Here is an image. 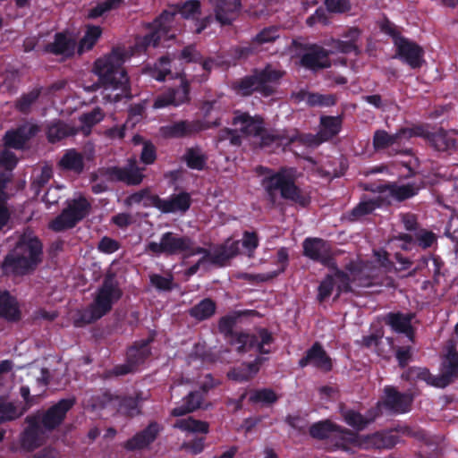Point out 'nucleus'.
I'll return each mask as SVG.
<instances>
[{
  "label": "nucleus",
  "instance_id": "obj_1",
  "mask_svg": "<svg viewBox=\"0 0 458 458\" xmlns=\"http://www.w3.org/2000/svg\"><path fill=\"white\" fill-rule=\"evenodd\" d=\"M178 13L185 19H194L201 13V3L199 0H187L178 4L176 11L164 10L153 21L145 24L149 31L135 38L131 55L147 54L149 47L157 48L161 45L165 47L164 43L175 38L172 26Z\"/></svg>",
  "mask_w": 458,
  "mask_h": 458
},
{
  "label": "nucleus",
  "instance_id": "obj_2",
  "mask_svg": "<svg viewBox=\"0 0 458 458\" xmlns=\"http://www.w3.org/2000/svg\"><path fill=\"white\" fill-rule=\"evenodd\" d=\"M256 172L259 175H265L260 184L270 208L276 207L278 191L282 199L289 200L301 208H305L311 203L310 194L295 183V180L292 175L286 174L284 168L275 172L269 167L259 165L256 168Z\"/></svg>",
  "mask_w": 458,
  "mask_h": 458
},
{
  "label": "nucleus",
  "instance_id": "obj_3",
  "mask_svg": "<svg viewBox=\"0 0 458 458\" xmlns=\"http://www.w3.org/2000/svg\"><path fill=\"white\" fill-rule=\"evenodd\" d=\"M241 315L240 311H236L233 314L222 317L218 321L219 332L224 335L231 345L236 346V352L239 354L246 353L251 350H255L259 354L271 353V349L267 346L275 342V337L267 328L259 327L256 334L233 330Z\"/></svg>",
  "mask_w": 458,
  "mask_h": 458
},
{
  "label": "nucleus",
  "instance_id": "obj_4",
  "mask_svg": "<svg viewBox=\"0 0 458 458\" xmlns=\"http://www.w3.org/2000/svg\"><path fill=\"white\" fill-rule=\"evenodd\" d=\"M43 260V243L30 230L21 233L14 249L4 259L3 268L14 275L25 276L33 272Z\"/></svg>",
  "mask_w": 458,
  "mask_h": 458
},
{
  "label": "nucleus",
  "instance_id": "obj_5",
  "mask_svg": "<svg viewBox=\"0 0 458 458\" xmlns=\"http://www.w3.org/2000/svg\"><path fill=\"white\" fill-rule=\"evenodd\" d=\"M123 296V291L115 273L106 272L101 285L96 292L93 302L81 310L74 319V326L81 327L92 324L108 314L113 305Z\"/></svg>",
  "mask_w": 458,
  "mask_h": 458
},
{
  "label": "nucleus",
  "instance_id": "obj_6",
  "mask_svg": "<svg viewBox=\"0 0 458 458\" xmlns=\"http://www.w3.org/2000/svg\"><path fill=\"white\" fill-rule=\"evenodd\" d=\"M127 53L121 47H114L110 54L94 63V72L99 77L101 85L91 86H129V76L123 67Z\"/></svg>",
  "mask_w": 458,
  "mask_h": 458
},
{
  "label": "nucleus",
  "instance_id": "obj_7",
  "mask_svg": "<svg viewBox=\"0 0 458 458\" xmlns=\"http://www.w3.org/2000/svg\"><path fill=\"white\" fill-rule=\"evenodd\" d=\"M91 209V204L83 196L72 199L68 206L54 219L49 227L55 232H63L73 228L83 220Z\"/></svg>",
  "mask_w": 458,
  "mask_h": 458
},
{
  "label": "nucleus",
  "instance_id": "obj_8",
  "mask_svg": "<svg viewBox=\"0 0 458 458\" xmlns=\"http://www.w3.org/2000/svg\"><path fill=\"white\" fill-rule=\"evenodd\" d=\"M191 237L187 235H179L174 232H165L161 237L159 242H149L146 245V251L159 257L174 256L183 254L190 249Z\"/></svg>",
  "mask_w": 458,
  "mask_h": 458
},
{
  "label": "nucleus",
  "instance_id": "obj_9",
  "mask_svg": "<svg viewBox=\"0 0 458 458\" xmlns=\"http://www.w3.org/2000/svg\"><path fill=\"white\" fill-rule=\"evenodd\" d=\"M302 255L327 268H335V252L331 243L318 237H307L302 242Z\"/></svg>",
  "mask_w": 458,
  "mask_h": 458
},
{
  "label": "nucleus",
  "instance_id": "obj_10",
  "mask_svg": "<svg viewBox=\"0 0 458 458\" xmlns=\"http://www.w3.org/2000/svg\"><path fill=\"white\" fill-rule=\"evenodd\" d=\"M417 394L411 390L402 393L394 386H385L380 403L390 414H405L411 411Z\"/></svg>",
  "mask_w": 458,
  "mask_h": 458
},
{
  "label": "nucleus",
  "instance_id": "obj_11",
  "mask_svg": "<svg viewBox=\"0 0 458 458\" xmlns=\"http://www.w3.org/2000/svg\"><path fill=\"white\" fill-rule=\"evenodd\" d=\"M27 426L21 432L19 441L22 450L33 452L42 446L47 438V432L40 425V412L30 414L25 418Z\"/></svg>",
  "mask_w": 458,
  "mask_h": 458
},
{
  "label": "nucleus",
  "instance_id": "obj_12",
  "mask_svg": "<svg viewBox=\"0 0 458 458\" xmlns=\"http://www.w3.org/2000/svg\"><path fill=\"white\" fill-rule=\"evenodd\" d=\"M191 194L182 191L179 193H173L166 199L154 195L149 198V202H144L143 207H154L164 214H185L191 208Z\"/></svg>",
  "mask_w": 458,
  "mask_h": 458
},
{
  "label": "nucleus",
  "instance_id": "obj_13",
  "mask_svg": "<svg viewBox=\"0 0 458 458\" xmlns=\"http://www.w3.org/2000/svg\"><path fill=\"white\" fill-rule=\"evenodd\" d=\"M76 403L75 397L63 398L40 413V425L47 433L58 428Z\"/></svg>",
  "mask_w": 458,
  "mask_h": 458
},
{
  "label": "nucleus",
  "instance_id": "obj_14",
  "mask_svg": "<svg viewBox=\"0 0 458 458\" xmlns=\"http://www.w3.org/2000/svg\"><path fill=\"white\" fill-rule=\"evenodd\" d=\"M439 375L436 376L434 387L445 388L458 378V352L455 346H449L440 365Z\"/></svg>",
  "mask_w": 458,
  "mask_h": 458
},
{
  "label": "nucleus",
  "instance_id": "obj_15",
  "mask_svg": "<svg viewBox=\"0 0 458 458\" xmlns=\"http://www.w3.org/2000/svg\"><path fill=\"white\" fill-rule=\"evenodd\" d=\"M396 56L412 69L420 68L424 63V49L408 38H398L395 42Z\"/></svg>",
  "mask_w": 458,
  "mask_h": 458
},
{
  "label": "nucleus",
  "instance_id": "obj_16",
  "mask_svg": "<svg viewBox=\"0 0 458 458\" xmlns=\"http://www.w3.org/2000/svg\"><path fill=\"white\" fill-rule=\"evenodd\" d=\"M144 168L137 165L135 160H130L125 166H111L106 169V174L113 182H121L130 186H136L142 182L145 175Z\"/></svg>",
  "mask_w": 458,
  "mask_h": 458
},
{
  "label": "nucleus",
  "instance_id": "obj_17",
  "mask_svg": "<svg viewBox=\"0 0 458 458\" xmlns=\"http://www.w3.org/2000/svg\"><path fill=\"white\" fill-rule=\"evenodd\" d=\"M298 365L300 368L312 365L324 373L330 372L333 369L332 359L318 342L314 343L306 351L305 355L299 360Z\"/></svg>",
  "mask_w": 458,
  "mask_h": 458
},
{
  "label": "nucleus",
  "instance_id": "obj_18",
  "mask_svg": "<svg viewBox=\"0 0 458 458\" xmlns=\"http://www.w3.org/2000/svg\"><path fill=\"white\" fill-rule=\"evenodd\" d=\"M285 72L274 64H267L263 69H255L252 74L244 77L241 82L233 86H266L267 83H277Z\"/></svg>",
  "mask_w": 458,
  "mask_h": 458
},
{
  "label": "nucleus",
  "instance_id": "obj_19",
  "mask_svg": "<svg viewBox=\"0 0 458 458\" xmlns=\"http://www.w3.org/2000/svg\"><path fill=\"white\" fill-rule=\"evenodd\" d=\"M414 318L415 313L412 312L391 311L385 315L383 320L394 332L405 335L409 341L414 344L416 330L411 324Z\"/></svg>",
  "mask_w": 458,
  "mask_h": 458
},
{
  "label": "nucleus",
  "instance_id": "obj_20",
  "mask_svg": "<svg viewBox=\"0 0 458 458\" xmlns=\"http://www.w3.org/2000/svg\"><path fill=\"white\" fill-rule=\"evenodd\" d=\"M213 7L215 19L221 25H230L238 17L242 0H208Z\"/></svg>",
  "mask_w": 458,
  "mask_h": 458
},
{
  "label": "nucleus",
  "instance_id": "obj_21",
  "mask_svg": "<svg viewBox=\"0 0 458 458\" xmlns=\"http://www.w3.org/2000/svg\"><path fill=\"white\" fill-rule=\"evenodd\" d=\"M161 429L162 428L157 421H151L144 429L125 441L123 448L131 452L145 449L155 442Z\"/></svg>",
  "mask_w": 458,
  "mask_h": 458
},
{
  "label": "nucleus",
  "instance_id": "obj_22",
  "mask_svg": "<svg viewBox=\"0 0 458 458\" xmlns=\"http://www.w3.org/2000/svg\"><path fill=\"white\" fill-rule=\"evenodd\" d=\"M161 429L162 428L157 421H151L144 429L125 441L123 448L131 452L145 449L155 442Z\"/></svg>",
  "mask_w": 458,
  "mask_h": 458
},
{
  "label": "nucleus",
  "instance_id": "obj_23",
  "mask_svg": "<svg viewBox=\"0 0 458 458\" xmlns=\"http://www.w3.org/2000/svg\"><path fill=\"white\" fill-rule=\"evenodd\" d=\"M38 131L35 124L21 125L15 130L7 131L4 136V148L21 150L25 148L28 141Z\"/></svg>",
  "mask_w": 458,
  "mask_h": 458
},
{
  "label": "nucleus",
  "instance_id": "obj_24",
  "mask_svg": "<svg viewBox=\"0 0 458 458\" xmlns=\"http://www.w3.org/2000/svg\"><path fill=\"white\" fill-rule=\"evenodd\" d=\"M155 340V333H151L146 339L135 341L126 351V361L136 370L146 362L151 355L150 344Z\"/></svg>",
  "mask_w": 458,
  "mask_h": 458
},
{
  "label": "nucleus",
  "instance_id": "obj_25",
  "mask_svg": "<svg viewBox=\"0 0 458 458\" xmlns=\"http://www.w3.org/2000/svg\"><path fill=\"white\" fill-rule=\"evenodd\" d=\"M76 47L75 38L70 33L62 31L55 34L53 42L47 44L44 50L46 53L70 58L74 55Z\"/></svg>",
  "mask_w": 458,
  "mask_h": 458
},
{
  "label": "nucleus",
  "instance_id": "obj_26",
  "mask_svg": "<svg viewBox=\"0 0 458 458\" xmlns=\"http://www.w3.org/2000/svg\"><path fill=\"white\" fill-rule=\"evenodd\" d=\"M329 50L321 46L311 45L301 57V64L310 70L318 71L329 67Z\"/></svg>",
  "mask_w": 458,
  "mask_h": 458
},
{
  "label": "nucleus",
  "instance_id": "obj_27",
  "mask_svg": "<svg viewBox=\"0 0 458 458\" xmlns=\"http://www.w3.org/2000/svg\"><path fill=\"white\" fill-rule=\"evenodd\" d=\"M149 75L157 81H165L167 79L180 78V86H189L185 73L182 71L173 72L171 70V59L167 55L161 56L153 67L149 68Z\"/></svg>",
  "mask_w": 458,
  "mask_h": 458
},
{
  "label": "nucleus",
  "instance_id": "obj_28",
  "mask_svg": "<svg viewBox=\"0 0 458 458\" xmlns=\"http://www.w3.org/2000/svg\"><path fill=\"white\" fill-rule=\"evenodd\" d=\"M263 355L260 354L254 360L242 362L240 366L233 368L228 372V378L241 383L250 381L258 374L260 367L268 360V358Z\"/></svg>",
  "mask_w": 458,
  "mask_h": 458
},
{
  "label": "nucleus",
  "instance_id": "obj_29",
  "mask_svg": "<svg viewBox=\"0 0 458 458\" xmlns=\"http://www.w3.org/2000/svg\"><path fill=\"white\" fill-rule=\"evenodd\" d=\"M239 245L240 241L227 239L210 251L208 262L218 267H225L231 259L238 255Z\"/></svg>",
  "mask_w": 458,
  "mask_h": 458
},
{
  "label": "nucleus",
  "instance_id": "obj_30",
  "mask_svg": "<svg viewBox=\"0 0 458 458\" xmlns=\"http://www.w3.org/2000/svg\"><path fill=\"white\" fill-rule=\"evenodd\" d=\"M146 400L141 391L134 395H115L114 405L117 411L128 418H133L141 414V404Z\"/></svg>",
  "mask_w": 458,
  "mask_h": 458
},
{
  "label": "nucleus",
  "instance_id": "obj_31",
  "mask_svg": "<svg viewBox=\"0 0 458 458\" xmlns=\"http://www.w3.org/2000/svg\"><path fill=\"white\" fill-rule=\"evenodd\" d=\"M0 318L12 323L21 319L19 301L7 290H0Z\"/></svg>",
  "mask_w": 458,
  "mask_h": 458
},
{
  "label": "nucleus",
  "instance_id": "obj_32",
  "mask_svg": "<svg viewBox=\"0 0 458 458\" xmlns=\"http://www.w3.org/2000/svg\"><path fill=\"white\" fill-rule=\"evenodd\" d=\"M201 130L199 121L181 120L170 125L162 126L160 132L165 138H184Z\"/></svg>",
  "mask_w": 458,
  "mask_h": 458
},
{
  "label": "nucleus",
  "instance_id": "obj_33",
  "mask_svg": "<svg viewBox=\"0 0 458 458\" xmlns=\"http://www.w3.org/2000/svg\"><path fill=\"white\" fill-rule=\"evenodd\" d=\"M328 444L331 445L328 448L330 451L348 452L352 447L359 446L360 442L357 433L340 426V428L332 434Z\"/></svg>",
  "mask_w": 458,
  "mask_h": 458
},
{
  "label": "nucleus",
  "instance_id": "obj_34",
  "mask_svg": "<svg viewBox=\"0 0 458 458\" xmlns=\"http://www.w3.org/2000/svg\"><path fill=\"white\" fill-rule=\"evenodd\" d=\"M233 124H240L242 133L246 136H259L262 133L264 120L259 115L251 116L248 113L236 112L233 119Z\"/></svg>",
  "mask_w": 458,
  "mask_h": 458
},
{
  "label": "nucleus",
  "instance_id": "obj_35",
  "mask_svg": "<svg viewBox=\"0 0 458 458\" xmlns=\"http://www.w3.org/2000/svg\"><path fill=\"white\" fill-rule=\"evenodd\" d=\"M428 144L437 151L451 152L456 148V139L452 131L440 127L432 131Z\"/></svg>",
  "mask_w": 458,
  "mask_h": 458
},
{
  "label": "nucleus",
  "instance_id": "obj_36",
  "mask_svg": "<svg viewBox=\"0 0 458 458\" xmlns=\"http://www.w3.org/2000/svg\"><path fill=\"white\" fill-rule=\"evenodd\" d=\"M385 203L382 196L374 199H361V200L348 213L347 218L350 222H356L361 217L372 214L377 208H381Z\"/></svg>",
  "mask_w": 458,
  "mask_h": 458
},
{
  "label": "nucleus",
  "instance_id": "obj_37",
  "mask_svg": "<svg viewBox=\"0 0 458 458\" xmlns=\"http://www.w3.org/2000/svg\"><path fill=\"white\" fill-rule=\"evenodd\" d=\"M204 400V393L201 391L190 392L182 400L181 405H177L171 411V416L181 417L191 413L199 409Z\"/></svg>",
  "mask_w": 458,
  "mask_h": 458
},
{
  "label": "nucleus",
  "instance_id": "obj_38",
  "mask_svg": "<svg viewBox=\"0 0 458 458\" xmlns=\"http://www.w3.org/2000/svg\"><path fill=\"white\" fill-rule=\"evenodd\" d=\"M172 90L167 95L159 96L154 102V108L159 109L170 105L179 106L187 102L190 98L191 88H170Z\"/></svg>",
  "mask_w": 458,
  "mask_h": 458
},
{
  "label": "nucleus",
  "instance_id": "obj_39",
  "mask_svg": "<svg viewBox=\"0 0 458 458\" xmlns=\"http://www.w3.org/2000/svg\"><path fill=\"white\" fill-rule=\"evenodd\" d=\"M343 123V118L341 115L331 116V115H321L320 116V129L319 135L322 140L328 141L335 138L341 131Z\"/></svg>",
  "mask_w": 458,
  "mask_h": 458
},
{
  "label": "nucleus",
  "instance_id": "obj_40",
  "mask_svg": "<svg viewBox=\"0 0 458 458\" xmlns=\"http://www.w3.org/2000/svg\"><path fill=\"white\" fill-rule=\"evenodd\" d=\"M58 165L63 170L81 174L85 166L84 157L75 148H71L64 154Z\"/></svg>",
  "mask_w": 458,
  "mask_h": 458
},
{
  "label": "nucleus",
  "instance_id": "obj_41",
  "mask_svg": "<svg viewBox=\"0 0 458 458\" xmlns=\"http://www.w3.org/2000/svg\"><path fill=\"white\" fill-rule=\"evenodd\" d=\"M79 128L70 127L62 121H56L47 125V138L51 143H55L69 136L76 135Z\"/></svg>",
  "mask_w": 458,
  "mask_h": 458
},
{
  "label": "nucleus",
  "instance_id": "obj_42",
  "mask_svg": "<svg viewBox=\"0 0 458 458\" xmlns=\"http://www.w3.org/2000/svg\"><path fill=\"white\" fill-rule=\"evenodd\" d=\"M131 142L134 146L142 145V149L140 155V161L145 165L154 164L157 157V147L149 140H146L140 134H135Z\"/></svg>",
  "mask_w": 458,
  "mask_h": 458
},
{
  "label": "nucleus",
  "instance_id": "obj_43",
  "mask_svg": "<svg viewBox=\"0 0 458 458\" xmlns=\"http://www.w3.org/2000/svg\"><path fill=\"white\" fill-rule=\"evenodd\" d=\"M401 378L409 383L424 381L428 386H434L436 376L432 375L428 368L412 366L407 368L401 375Z\"/></svg>",
  "mask_w": 458,
  "mask_h": 458
},
{
  "label": "nucleus",
  "instance_id": "obj_44",
  "mask_svg": "<svg viewBox=\"0 0 458 458\" xmlns=\"http://www.w3.org/2000/svg\"><path fill=\"white\" fill-rule=\"evenodd\" d=\"M340 426L329 420H323L310 425L309 428L310 436L318 440H330L332 434L338 430Z\"/></svg>",
  "mask_w": 458,
  "mask_h": 458
},
{
  "label": "nucleus",
  "instance_id": "obj_45",
  "mask_svg": "<svg viewBox=\"0 0 458 458\" xmlns=\"http://www.w3.org/2000/svg\"><path fill=\"white\" fill-rule=\"evenodd\" d=\"M216 302L210 298H205L189 310V315L199 321H203L210 318L216 313Z\"/></svg>",
  "mask_w": 458,
  "mask_h": 458
},
{
  "label": "nucleus",
  "instance_id": "obj_46",
  "mask_svg": "<svg viewBox=\"0 0 458 458\" xmlns=\"http://www.w3.org/2000/svg\"><path fill=\"white\" fill-rule=\"evenodd\" d=\"M288 130H267L263 127L260 138V147H270L273 144L288 146Z\"/></svg>",
  "mask_w": 458,
  "mask_h": 458
},
{
  "label": "nucleus",
  "instance_id": "obj_47",
  "mask_svg": "<svg viewBox=\"0 0 458 458\" xmlns=\"http://www.w3.org/2000/svg\"><path fill=\"white\" fill-rule=\"evenodd\" d=\"M288 146L298 142L307 147H317L324 142L319 132L317 134L301 133L297 129L288 130Z\"/></svg>",
  "mask_w": 458,
  "mask_h": 458
},
{
  "label": "nucleus",
  "instance_id": "obj_48",
  "mask_svg": "<svg viewBox=\"0 0 458 458\" xmlns=\"http://www.w3.org/2000/svg\"><path fill=\"white\" fill-rule=\"evenodd\" d=\"M102 35V29L98 25H88L84 36L78 46V53L81 55L85 51L91 50Z\"/></svg>",
  "mask_w": 458,
  "mask_h": 458
},
{
  "label": "nucleus",
  "instance_id": "obj_49",
  "mask_svg": "<svg viewBox=\"0 0 458 458\" xmlns=\"http://www.w3.org/2000/svg\"><path fill=\"white\" fill-rule=\"evenodd\" d=\"M386 192L387 197L397 201L406 200L418 193V189L413 184L397 185L396 183H386Z\"/></svg>",
  "mask_w": 458,
  "mask_h": 458
},
{
  "label": "nucleus",
  "instance_id": "obj_50",
  "mask_svg": "<svg viewBox=\"0 0 458 458\" xmlns=\"http://www.w3.org/2000/svg\"><path fill=\"white\" fill-rule=\"evenodd\" d=\"M175 428L182 431L207 434L209 431V424L207 421L195 420L192 417L177 420L174 424Z\"/></svg>",
  "mask_w": 458,
  "mask_h": 458
},
{
  "label": "nucleus",
  "instance_id": "obj_51",
  "mask_svg": "<svg viewBox=\"0 0 458 458\" xmlns=\"http://www.w3.org/2000/svg\"><path fill=\"white\" fill-rule=\"evenodd\" d=\"M183 160L191 169L202 171L207 163V157L199 148H189L183 156Z\"/></svg>",
  "mask_w": 458,
  "mask_h": 458
},
{
  "label": "nucleus",
  "instance_id": "obj_52",
  "mask_svg": "<svg viewBox=\"0 0 458 458\" xmlns=\"http://www.w3.org/2000/svg\"><path fill=\"white\" fill-rule=\"evenodd\" d=\"M330 269L335 271L334 277L335 280V286H336L335 298H338L342 293H352V284L353 282V279H352L351 276L346 272L339 269L336 262H335V268H330Z\"/></svg>",
  "mask_w": 458,
  "mask_h": 458
},
{
  "label": "nucleus",
  "instance_id": "obj_53",
  "mask_svg": "<svg viewBox=\"0 0 458 458\" xmlns=\"http://www.w3.org/2000/svg\"><path fill=\"white\" fill-rule=\"evenodd\" d=\"M24 411H19L13 402H7L4 398H0V424L7 421H13L20 418Z\"/></svg>",
  "mask_w": 458,
  "mask_h": 458
},
{
  "label": "nucleus",
  "instance_id": "obj_54",
  "mask_svg": "<svg viewBox=\"0 0 458 458\" xmlns=\"http://www.w3.org/2000/svg\"><path fill=\"white\" fill-rule=\"evenodd\" d=\"M437 242V234L424 227L420 228L414 233V244L423 250L431 248Z\"/></svg>",
  "mask_w": 458,
  "mask_h": 458
},
{
  "label": "nucleus",
  "instance_id": "obj_55",
  "mask_svg": "<svg viewBox=\"0 0 458 458\" xmlns=\"http://www.w3.org/2000/svg\"><path fill=\"white\" fill-rule=\"evenodd\" d=\"M149 283L158 292L168 293L173 291L176 286L174 276L171 273L166 276L156 273L151 274L149 275Z\"/></svg>",
  "mask_w": 458,
  "mask_h": 458
},
{
  "label": "nucleus",
  "instance_id": "obj_56",
  "mask_svg": "<svg viewBox=\"0 0 458 458\" xmlns=\"http://www.w3.org/2000/svg\"><path fill=\"white\" fill-rule=\"evenodd\" d=\"M399 139L400 136L398 133L389 134L384 130H377L373 136V147L376 150L386 149L397 143Z\"/></svg>",
  "mask_w": 458,
  "mask_h": 458
},
{
  "label": "nucleus",
  "instance_id": "obj_57",
  "mask_svg": "<svg viewBox=\"0 0 458 458\" xmlns=\"http://www.w3.org/2000/svg\"><path fill=\"white\" fill-rule=\"evenodd\" d=\"M278 400L277 394L271 388H261L250 393L249 401L252 403L270 405Z\"/></svg>",
  "mask_w": 458,
  "mask_h": 458
},
{
  "label": "nucleus",
  "instance_id": "obj_58",
  "mask_svg": "<svg viewBox=\"0 0 458 458\" xmlns=\"http://www.w3.org/2000/svg\"><path fill=\"white\" fill-rule=\"evenodd\" d=\"M341 414L347 425L356 430H363L366 428V421L363 415L352 409H343Z\"/></svg>",
  "mask_w": 458,
  "mask_h": 458
},
{
  "label": "nucleus",
  "instance_id": "obj_59",
  "mask_svg": "<svg viewBox=\"0 0 458 458\" xmlns=\"http://www.w3.org/2000/svg\"><path fill=\"white\" fill-rule=\"evenodd\" d=\"M102 118V113L99 108H96L91 112L82 114L80 117L81 127L79 129V131H82L85 134H89L91 131V128L99 123Z\"/></svg>",
  "mask_w": 458,
  "mask_h": 458
},
{
  "label": "nucleus",
  "instance_id": "obj_60",
  "mask_svg": "<svg viewBox=\"0 0 458 458\" xmlns=\"http://www.w3.org/2000/svg\"><path fill=\"white\" fill-rule=\"evenodd\" d=\"M328 45L332 47V50L329 51L330 53L337 52L346 55L353 53L356 55L360 53L359 45H354L344 39L332 38Z\"/></svg>",
  "mask_w": 458,
  "mask_h": 458
},
{
  "label": "nucleus",
  "instance_id": "obj_61",
  "mask_svg": "<svg viewBox=\"0 0 458 458\" xmlns=\"http://www.w3.org/2000/svg\"><path fill=\"white\" fill-rule=\"evenodd\" d=\"M372 440L377 448L390 449L399 442V437L392 433H376Z\"/></svg>",
  "mask_w": 458,
  "mask_h": 458
},
{
  "label": "nucleus",
  "instance_id": "obj_62",
  "mask_svg": "<svg viewBox=\"0 0 458 458\" xmlns=\"http://www.w3.org/2000/svg\"><path fill=\"white\" fill-rule=\"evenodd\" d=\"M324 4L329 13L343 14L352 10L350 0H324Z\"/></svg>",
  "mask_w": 458,
  "mask_h": 458
},
{
  "label": "nucleus",
  "instance_id": "obj_63",
  "mask_svg": "<svg viewBox=\"0 0 458 458\" xmlns=\"http://www.w3.org/2000/svg\"><path fill=\"white\" fill-rule=\"evenodd\" d=\"M335 286L334 275H327L318 287V299L319 301L327 300Z\"/></svg>",
  "mask_w": 458,
  "mask_h": 458
},
{
  "label": "nucleus",
  "instance_id": "obj_64",
  "mask_svg": "<svg viewBox=\"0 0 458 458\" xmlns=\"http://www.w3.org/2000/svg\"><path fill=\"white\" fill-rule=\"evenodd\" d=\"M39 95L40 90L38 89H35L28 94L22 95L16 101V108L23 114H28L31 105L38 99Z\"/></svg>",
  "mask_w": 458,
  "mask_h": 458
}]
</instances>
